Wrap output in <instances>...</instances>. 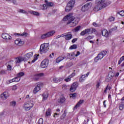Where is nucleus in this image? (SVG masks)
I'll return each mask as SVG.
<instances>
[{"label": "nucleus", "mask_w": 124, "mask_h": 124, "mask_svg": "<svg viewBox=\"0 0 124 124\" xmlns=\"http://www.w3.org/2000/svg\"><path fill=\"white\" fill-rule=\"evenodd\" d=\"M40 90H41V88L38 87L37 86H36L33 91V93H38V91H40Z\"/></svg>", "instance_id": "23"}, {"label": "nucleus", "mask_w": 124, "mask_h": 124, "mask_svg": "<svg viewBox=\"0 0 124 124\" xmlns=\"http://www.w3.org/2000/svg\"><path fill=\"white\" fill-rule=\"evenodd\" d=\"M117 31V27L112 28V29L110 30L109 31V32H108V31L106 29H104L101 31L102 35L105 37H108L109 34H110V33H111V32H112V31Z\"/></svg>", "instance_id": "4"}, {"label": "nucleus", "mask_w": 124, "mask_h": 124, "mask_svg": "<svg viewBox=\"0 0 124 124\" xmlns=\"http://www.w3.org/2000/svg\"><path fill=\"white\" fill-rule=\"evenodd\" d=\"M85 78H86L85 75L81 76V77L79 78V82H80L81 83L84 82V81H85Z\"/></svg>", "instance_id": "29"}, {"label": "nucleus", "mask_w": 124, "mask_h": 124, "mask_svg": "<svg viewBox=\"0 0 124 124\" xmlns=\"http://www.w3.org/2000/svg\"><path fill=\"white\" fill-rule=\"evenodd\" d=\"M21 36H25V37H27V36H28V33L24 32L23 33L21 34Z\"/></svg>", "instance_id": "48"}, {"label": "nucleus", "mask_w": 124, "mask_h": 124, "mask_svg": "<svg viewBox=\"0 0 124 124\" xmlns=\"http://www.w3.org/2000/svg\"><path fill=\"white\" fill-rule=\"evenodd\" d=\"M70 50H72L73 49H77V45H73L69 47Z\"/></svg>", "instance_id": "36"}, {"label": "nucleus", "mask_w": 124, "mask_h": 124, "mask_svg": "<svg viewBox=\"0 0 124 124\" xmlns=\"http://www.w3.org/2000/svg\"><path fill=\"white\" fill-rule=\"evenodd\" d=\"M34 80L35 81H37L39 79V77H41V76H43V74L40 73V74H36L34 75Z\"/></svg>", "instance_id": "20"}, {"label": "nucleus", "mask_w": 124, "mask_h": 124, "mask_svg": "<svg viewBox=\"0 0 124 124\" xmlns=\"http://www.w3.org/2000/svg\"><path fill=\"white\" fill-rule=\"evenodd\" d=\"M9 96V94L7 92H4L2 94L0 95V97L3 100H5L7 97Z\"/></svg>", "instance_id": "15"}, {"label": "nucleus", "mask_w": 124, "mask_h": 124, "mask_svg": "<svg viewBox=\"0 0 124 124\" xmlns=\"http://www.w3.org/2000/svg\"><path fill=\"white\" fill-rule=\"evenodd\" d=\"M80 29H81V26H78L77 27H76L75 29H74V30H75V31L76 32L77 31H78L80 30Z\"/></svg>", "instance_id": "41"}, {"label": "nucleus", "mask_w": 124, "mask_h": 124, "mask_svg": "<svg viewBox=\"0 0 124 124\" xmlns=\"http://www.w3.org/2000/svg\"><path fill=\"white\" fill-rule=\"evenodd\" d=\"M96 30H95V29L92 28V33H93V32H96Z\"/></svg>", "instance_id": "60"}, {"label": "nucleus", "mask_w": 124, "mask_h": 124, "mask_svg": "<svg viewBox=\"0 0 124 124\" xmlns=\"http://www.w3.org/2000/svg\"><path fill=\"white\" fill-rule=\"evenodd\" d=\"M15 43L17 46H23L24 45V41H21L19 39H16L15 41Z\"/></svg>", "instance_id": "16"}, {"label": "nucleus", "mask_w": 124, "mask_h": 124, "mask_svg": "<svg viewBox=\"0 0 124 124\" xmlns=\"http://www.w3.org/2000/svg\"><path fill=\"white\" fill-rule=\"evenodd\" d=\"M18 12H19L20 13H23V14H28V12L23 9H20L18 11Z\"/></svg>", "instance_id": "34"}, {"label": "nucleus", "mask_w": 124, "mask_h": 124, "mask_svg": "<svg viewBox=\"0 0 124 124\" xmlns=\"http://www.w3.org/2000/svg\"><path fill=\"white\" fill-rule=\"evenodd\" d=\"M55 32H56L55 31H49L46 34L42 35L41 38H42V39H44L45 38H47V37H50V36L54 35V34H55Z\"/></svg>", "instance_id": "6"}, {"label": "nucleus", "mask_w": 124, "mask_h": 124, "mask_svg": "<svg viewBox=\"0 0 124 124\" xmlns=\"http://www.w3.org/2000/svg\"><path fill=\"white\" fill-rule=\"evenodd\" d=\"M1 37L3 39H5L7 42H8L9 40L12 39V37L5 33L2 34Z\"/></svg>", "instance_id": "10"}, {"label": "nucleus", "mask_w": 124, "mask_h": 124, "mask_svg": "<svg viewBox=\"0 0 124 124\" xmlns=\"http://www.w3.org/2000/svg\"><path fill=\"white\" fill-rule=\"evenodd\" d=\"M67 4H70V6L72 7L74 6V4H75V0H71Z\"/></svg>", "instance_id": "26"}, {"label": "nucleus", "mask_w": 124, "mask_h": 124, "mask_svg": "<svg viewBox=\"0 0 124 124\" xmlns=\"http://www.w3.org/2000/svg\"><path fill=\"white\" fill-rule=\"evenodd\" d=\"M85 31V33L89 34V33L91 32V29H87L84 30Z\"/></svg>", "instance_id": "45"}, {"label": "nucleus", "mask_w": 124, "mask_h": 124, "mask_svg": "<svg viewBox=\"0 0 124 124\" xmlns=\"http://www.w3.org/2000/svg\"><path fill=\"white\" fill-rule=\"evenodd\" d=\"M0 74H1V75H3L4 74H6V70H1L0 71Z\"/></svg>", "instance_id": "43"}, {"label": "nucleus", "mask_w": 124, "mask_h": 124, "mask_svg": "<svg viewBox=\"0 0 124 124\" xmlns=\"http://www.w3.org/2000/svg\"><path fill=\"white\" fill-rule=\"evenodd\" d=\"M84 103V100H80L79 102L76 104V105L74 108V109L75 110L76 109H77L78 107H80V106L83 104Z\"/></svg>", "instance_id": "19"}, {"label": "nucleus", "mask_w": 124, "mask_h": 124, "mask_svg": "<svg viewBox=\"0 0 124 124\" xmlns=\"http://www.w3.org/2000/svg\"><path fill=\"white\" fill-rule=\"evenodd\" d=\"M15 81H18V80H15V79H11V80H9V82H8V84H10V83H13V82H14Z\"/></svg>", "instance_id": "52"}, {"label": "nucleus", "mask_w": 124, "mask_h": 124, "mask_svg": "<svg viewBox=\"0 0 124 124\" xmlns=\"http://www.w3.org/2000/svg\"><path fill=\"white\" fill-rule=\"evenodd\" d=\"M75 17L72 16V14H69L63 18V21H67V25L71 24V27H75L77 23L73 22Z\"/></svg>", "instance_id": "1"}, {"label": "nucleus", "mask_w": 124, "mask_h": 124, "mask_svg": "<svg viewBox=\"0 0 124 124\" xmlns=\"http://www.w3.org/2000/svg\"><path fill=\"white\" fill-rule=\"evenodd\" d=\"M31 14H33V15H35L36 16H39V13L35 11H32L30 12Z\"/></svg>", "instance_id": "31"}, {"label": "nucleus", "mask_w": 124, "mask_h": 124, "mask_svg": "<svg viewBox=\"0 0 124 124\" xmlns=\"http://www.w3.org/2000/svg\"><path fill=\"white\" fill-rule=\"evenodd\" d=\"M53 117H54V118H56V117H59V114L58 113H55Z\"/></svg>", "instance_id": "63"}, {"label": "nucleus", "mask_w": 124, "mask_h": 124, "mask_svg": "<svg viewBox=\"0 0 124 124\" xmlns=\"http://www.w3.org/2000/svg\"><path fill=\"white\" fill-rule=\"evenodd\" d=\"M78 87V82H75L72 85L70 91L71 92V93H73L76 91V89H77Z\"/></svg>", "instance_id": "11"}, {"label": "nucleus", "mask_w": 124, "mask_h": 124, "mask_svg": "<svg viewBox=\"0 0 124 124\" xmlns=\"http://www.w3.org/2000/svg\"><path fill=\"white\" fill-rule=\"evenodd\" d=\"M61 37H63V34H62V35H59L56 36V39H58V38H60Z\"/></svg>", "instance_id": "54"}, {"label": "nucleus", "mask_w": 124, "mask_h": 124, "mask_svg": "<svg viewBox=\"0 0 124 124\" xmlns=\"http://www.w3.org/2000/svg\"><path fill=\"white\" fill-rule=\"evenodd\" d=\"M26 61V59H25L24 57H19L16 58V63H20V62H22Z\"/></svg>", "instance_id": "14"}, {"label": "nucleus", "mask_w": 124, "mask_h": 124, "mask_svg": "<svg viewBox=\"0 0 124 124\" xmlns=\"http://www.w3.org/2000/svg\"><path fill=\"white\" fill-rule=\"evenodd\" d=\"M111 89H112V87L109 86V84H108L104 92V93H106L107 92V90H110Z\"/></svg>", "instance_id": "39"}, {"label": "nucleus", "mask_w": 124, "mask_h": 124, "mask_svg": "<svg viewBox=\"0 0 124 124\" xmlns=\"http://www.w3.org/2000/svg\"><path fill=\"white\" fill-rule=\"evenodd\" d=\"M64 59H66V57H59L56 59V62H62Z\"/></svg>", "instance_id": "28"}, {"label": "nucleus", "mask_w": 124, "mask_h": 124, "mask_svg": "<svg viewBox=\"0 0 124 124\" xmlns=\"http://www.w3.org/2000/svg\"><path fill=\"white\" fill-rule=\"evenodd\" d=\"M32 56H33V52H31L28 53L26 54H25L24 55V58L25 61H26L27 60H29V59H31V57H32Z\"/></svg>", "instance_id": "13"}, {"label": "nucleus", "mask_w": 124, "mask_h": 124, "mask_svg": "<svg viewBox=\"0 0 124 124\" xmlns=\"http://www.w3.org/2000/svg\"><path fill=\"white\" fill-rule=\"evenodd\" d=\"M17 90V86L16 85H14L13 87V90L16 91Z\"/></svg>", "instance_id": "57"}, {"label": "nucleus", "mask_w": 124, "mask_h": 124, "mask_svg": "<svg viewBox=\"0 0 124 124\" xmlns=\"http://www.w3.org/2000/svg\"><path fill=\"white\" fill-rule=\"evenodd\" d=\"M38 124H43V119L40 118L38 122Z\"/></svg>", "instance_id": "46"}, {"label": "nucleus", "mask_w": 124, "mask_h": 124, "mask_svg": "<svg viewBox=\"0 0 124 124\" xmlns=\"http://www.w3.org/2000/svg\"><path fill=\"white\" fill-rule=\"evenodd\" d=\"M64 101H65V98H64V97H61L60 98V99H59L58 100V102L59 103H63V102H64Z\"/></svg>", "instance_id": "27"}, {"label": "nucleus", "mask_w": 124, "mask_h": 124, "mask_svg": "<svg viewBox=\"0 0 124 124\" xmlns=\"http://www.w3.org/2000/svg\"><path fill=\"white\" fill-rule=\"evenodd\" d=\"M92 38H93V37L92 36H89L86 38V39L89 40V39H92Z\"/></svg>", "instance_id": "62"}, {"label": "nucleus", "mask_w": 124, "mask_h": 124, "mask_svg": "<svg viewBox=\"0 0 124 124\" xmlns=\"http://www.w3.org/2000/svg\"><path fill=\"white\" fill-rule=\"evenodd\" d=\"M109 22H112L113 21H114V20H115V17H113V16H110L109 19Z\"/></svg>", "instance_id": "49"}, {"label": "nucleus", "mask_w": 124, "mask_h": 124, "mask_svg": "<svg viewBox=\"0 0 124 124\" xmlns=\"http://www.w3.org/2000/svg\"><path fill=\"white\" fill-rule=\"evenodd\" d=\"M76 95H77V93H71L70 95V97H72L73 98H75V97H76Z\"/></svg>", "instance_id": "40"}, {"label": "nucleus", "mask_w": 124, "mask_h": 124, "mask_svg": "<svg viewBox=\"0 0 124 124\" xmlns=\"http://www.w3.org/2000/svg\"><path fill=\"white\" fill-rule=\"evenodd\" d=\"M12 2H13V3H14V4H17V0H13L12 1Z\"/></svg>", "instance_id": "61"}, {"label": "nucleus", "mask_w": 124, "mask_h": 124, "mask_svg": "<svg viewBox=\"0 0 124 124\" xmlns=\"http://www.w3.org/2000/svg\"><path fill=\"white\" fill-rule=\"evenodd\" d=\"M48 64H49V60H44L41 63V67L42 68H45L48 66Z\"/></svg>", "instance_id": "12"}, {"label": "nucleus", "mask_w": 124, "mask_h": 124, "mask_svg": "<svg viewBox=\"0 0 124 124\" xmlns=\"http://www.w3.org/2000/svg\"><path fill=\"white\" fill-rule=\"evenodd\" d=\"M85 34H86V31H85V30H84L83 31H81V32L80 33V35L84 36V35H85Z\"/></svg>", "instance_id": "53"}, {"label": "nucleus", "mask_w": 124, "mask_h": 124, "mask_svg": "<svg viewBox=\"0 0 124 124\" xmlns=\"http://www.w3.org/2000/svg\"><path fill=\"white\" fill-rule=\"evenodd\" d=\"M33 107V105L31 103H26L23 106V108L25 111H30Z\"/></svg>", "instance_id": "7"}, {"label": "nucleus", "mask_w": 124, "mask_h": 124, "mask_svg": "<svg viewBox=\"0 0 124 124\" xmlns=\"http://www.w3.org/2000/svg\"><path fill=\"white\" fill-rule=\"evenodd\" d=\"M49 50V44H43L41 45L40 48V53L43 54V53H45L48 52Z\"/></svg>", "instance_id": "3"}, {"label": "nucleus", "mask_w": 124, "mask_h": 124, "mask_svg": "<svg viewBox=\"0 0 124 124\" xmlns=\"http://www.w3.org/2000/svg\"><path fill=\"white\" fill-rule=\"evenodd\" d=\"M43 96V100H47V98H48V96H49V95L47 94V93H44L42 95Z\"/></svg>", "instance_id": "24"}, {"label": "nucleus", "mask_w": 124, "mask_h": 124, "mask_svg": "<svg viewBox=\"0 0 124 124\" xmlns=\"http://www.w3.org/2000/svg\"><path fill=\"white\" fill-rule=\"evenodd\" d=\"M73 7H71L70 4H67V6H66L65 8V12H69L71 9H72Z\"/></svg>", "instance_id": "22"}, {"label": "nucleus", "mask_w": 124, "mask_h": 124, "mask_svg": "<svg viewBox=\"0 0 124 124\" xmlns=\"http://www.w3.org/2000/svg\"><path fill=\"white\" fill-rule=\"evenodd\" d=\"M15 79V81L14 82H19L20 80H21V78H18V77L15 78H13Z\"/></svg>", "instance_id": "44"}, {"label": "nucleus", "mask_w": 124, "mask_h": 124, "mask_svg": "<svg viewBox=\"0 0 124 124\" xmlns=\"http://www.w3.org/2000/svg\"><path fill=\"white\" fill-rule=\"evenodd\" d=\"M40 7L42 10H45L47 9V4H44L43 5H40Z\"/></svg>", "instance_id": "25"}, {"label": "nucleus", "mask_w": 124, "mask_h": 124, "mask_svg": "<svg viewBox=\"0 0 124 124\" xmlns=\"http://www.w3.org/2000/svg\"><path fill=\"white\" fill-rule=\"evenodd\" d=\"M106 54H107V51H103L98 54L97 56L94 60L95 62H97L99 60H102V59H103L104 57L106 56Z\"/></svg>", "instance_id": "5"}, {"label": "nucleus", "mask_w": 124, "mask_h": 124, "mask_svg": "<svg viewBox=\"0 0 124 124\" xmlns=\"http://www.w3.org/2000/svg\"><path fill=\"white\" fill-rule=\"evenodd\" d=\"M105 7H107V3H105V0H99L97 5L94 7L93 10L94 11H99V10L105 8Z\"/></svg>", "instance_id": "2"}, {"label": "nucleus", "mask_w": 124, "mask_h": 124, "mask_svg": "<svg viewBox=\"0 0 124 124\" xmlns=\"http://www.w3.org/2000/svg\"><path fill=\"white\" fill-rule=\"evenodd\" d=\"M120 59L122 61H124V56H122Z\"/></svg>", "instance_id": "64"}, {"label": "nucleus", "mask_w": 124, "mask_h": 124, "mask_svg": "<svg viewBox=\"0 0 124 124\" xmlns=\"http://www.w3.org/2000/svg\"><path fill=\"white\" fill-rule=\"evenodd\" d=\"M24 75H25V73L24 72H20L17 74V76L18 78L23 77Z\"/></svg>", "instance_id": "33"}, {"label": "nucleus", "mask_w": 124, "mask_h": 124, "mask_svg": "<svg viewBox=\"0 0 124 124\" xmlns=\"http://www.w3.org/2000/svg\"><path fill=\"white\" fill-rule=\"evenodd\" d=\"M124 108V104H121L119 106V109L120 110H123Z\"/></svg>", "instance_id": "50"}, {"label": "nucleus", "mask_w": 124, "mask_h": 124, "mask_svg": "<svg viewBox=\"0 0 124 124\" xmlns=\"http://www.w3.org/2000/svg\"><path fill=\"white\" fill-rule=\"evenodd\" d=\"M51 108H48L46 112V116L48 117V116H50L51 115Z\"/></svg>", "instance_id": "32"}, {"label": "nucleus", "mask_w": 124, "mask_h": 124, "mask_svg": "<svg viewBox=\"0 0 124 124\" xmlns=\"http://www.w3.org/2000/svg\"><path fill=\"white\" fill-rule=\"evenodd\" d=\"M43 83L42 82H39V83H38V84L37 85V86L38 88H40V89H41V88L43 87Z\"/></svg>", "instance_id": "37"}, {"label": "nucleus", "mask_w": 124, "mask_h": 124, "mask_svg": "<svg viewBox=\"0 0 124 124\" xmlns=\"http://www.w3.org/2000/svg\"><path fill=\"white\" fill-rule=\"evenodd\" d=\"M75 72L72 73L70 76H68V78L65 79L64 81H65V82H69L70 81H71V78L74 77V76H75Z\"/></svg>", "instance_id": "18"}, {"label": "nucleus", "mask_w": 124, "mask_h": 124, "mask_svg": "<svg viewBox=\"0 0 124 124\" xmlns=\"http://www.w3.org/2000/svg\"><path fill=\"white\" fill-rule=\"evenodd\" d=\"M80 55V52L79 51H77V54H75V57H78Z\"/></svg>", "instance_id": "58"}, {"label": "nucleus", "mask_w": 124, "mask_h": 124, "mask_svg": "<svg viewBox=\"0 0 124 124\" xmlns=\"http://www.w3.org/2000/svg\"><path fill=\"white\" fill-rule=\"evenodd\" d=\"M120 15L122 17L124 16V11H121L120 12L117 13V16Z\"/></svg>", "instance_id": "35"}, {"label": "nucleus", "mask_w": 124, "mask_h": 124, "mask_svg": "<svg viewBox=\"0 0 124 124\" xmlns=\"http://www.w3.org/2000/svg\"><path fill=\"white\" fill-rule=\"evenodd\" d=\"M91 6H92V4L91 3L85 4L83 6H82L81 8V10L83 12H85L89 10V9L91 8Z\"/></svg>", "instance_id": "9"}, {"label": "nucleus", "mask_w": 124, "mask_h": 124, "mask_svg": "<svg viewBox=\"0 0 124 124\" xmlns=\"http://www.w3.org/2000/svg\"><path fill=\"white\" fill-rule=\"evenodd\" d=\"M63 37H65V40L68 41L70 40V39L73 37V35H72V32H68L66 33H63Z\"/></svg>", "instance_id": "8"}, {"label": "nucleus", "mask_w": 124, "mask_h": 124, "mask_svg": "<svg viewBox=\"0 0 124 124\" xmlns=\"http://www.w3.org/2000/svg\"><path fill=\"white\" fill-rule=\"evenodd\" d=\"M7 69H8V70H11V69H12V67H11V65H8L7 66Z\"/></svg>", "instance_id": "56"}, {"label": "nucleus", "mask_w": 124, "mask_h": 124, "mask_svg": "<svg viewBox=\"0 0 124 124\" xmlns=\"http://www.w3.org/2000/svg\"><path fill=\"white\" fill-rule=\"evenodd\" d=\"M100 86V82H97V84L96 85V89H98V88H99Z\"/></svg>", "instance_id": "51"}, {"label": "nucleus", "mask_w": 124, "mask_h": 124, "mask_svg": "<svg viewBox=\"0 0 124 124\" xmlns=\"http://www.w3.org/2000/svg\"><path fill=\"white\" fill-rule=\"evenodd\" d=\"M53 5V3H52V2H48V1L46 2V6H47V7H48V6L52 7Z\"/></svg>", "instance_id": "47"}, {"label": "nucleus", "mask_w": 124, "mask_h": 124, "mask_svg": "<svg viewBox=\"0 0 124 124\" xmlns=\"http://www.w3.org/2000/svg\"><path fill=\"white\" fill-rule=\"evenodd\" d=\"M66 116V112L65 111H64V113L62 114V115L61 117V120H63L64 118H65V116Z\"/></svg>", "instance_id": "38"}, {"label": "nucleus", "mask_w": 124, "mask_h": 124, "mask_svg": "<svg viewBox=\"0 0 124 124\" xmlns=\"http://www.w3.org/2000/svg\"><path fill=\"white\" fill-rule=\"evenodd\" d=\"M16 101H13L10 102V106H12V107H15L16 106Z\"/></svg>", "instance_id": "30"}, {"label": "nucleus", "mask_w": 124, "mask_h": 124, "mask_svg": "<svg viewBox=\"0 0 124 124\" xmlns=\"http://www.w3.org/2000/svg\"><path fill=\"white\" fill-rule=\"evenodd\" d=\"M77 40H78V38H74L72 40V43H75Z\"/></svg>", "instance_id": "55"}, {"label": "nucleus", "mask_w": 124, "mask_h": 124, "mask_svg": "<svg viewBox=\"0 0 124 124\" xmlns=\"http://www.w3.org/2000/svg\"><path fill=\"white\" fill-rule=\"evenodd\" d=\"M38 58H37V56L36 55V54H35V55H34V59L33 60L31 61V62L33 63L35 62V61H36L37 60Z\"/></svg>", "instance_id": "42"}, {"label": "nucleus", "mask_w": 124, "mask_h": 124, "mask_svg": "<svg viewBox=\"0 0 124 124\" xmlns=\"http://www.w3.org/2000/svg\"><path fill=\"white\" fill-rule=\"evenodd\" d=\"M70 58H72V57H75V54L74 53H73L72 54H69Z\"/></svg>", "instance_id": "59"}, {"label": "nucleus", "mask_w": 124, "mask_h": 124, "mask_svg": "<svg viewBox=\"0 0 124 124\" xmlns=\"http://www.w3.org/2000/svg\"><path fill=\"white\" fill-rule=\"evenodd\" d=\"M53 82H54V83H60V82H62V78H54L53 79Z\"/></svg>", "instance_id": "21"}, {"label": "nucleus", "mask_w": 124, "mask_h": 124, "mask_svg": "<svg viewBox=\"0 0 124 124\" xmlns=\"http://www.w3.org/2000/svg\"><path fill=\"white\" fill-rule=\"evenodd\" d=\"M114 77V73L113 72H110L108 74V78H106V81L107 82H109L111 81V79Z\"/></svg>", "instance_id": "17"}]
</instances>
